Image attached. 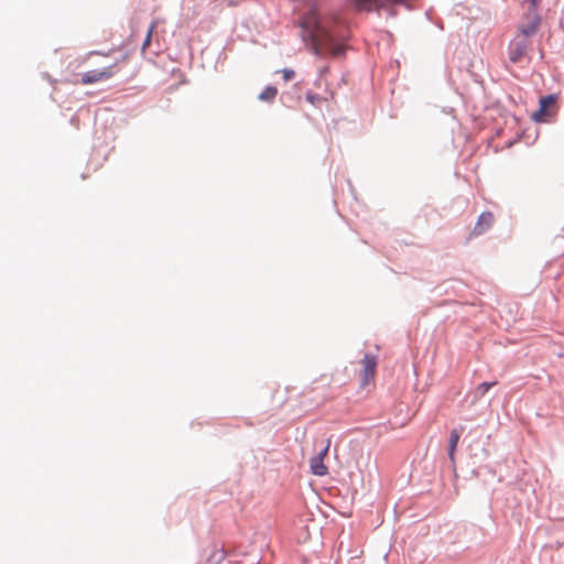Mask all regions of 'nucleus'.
I'll list each match as a JSON object with an SVG mask.
<instances>
[{
	"label": "nucleus",
	"instance_id": "obj_1",
	"mask_svg": "<svg viewBox=\"0 0 564 564\" xmlns=\"http://www.w3.org/2000/svg\"><path fill=\"white\" fill-rule=\"evenodd\" d=\"M301 29L302 37L310 43V50L314 55L318 57L324 55L341 57L345 55V36H337L315 13L302 19Z\"/></svg>",
	"mask_w": 564,
	"mask_h": 564
},
{
	"label": "nucleus",
	"instance_id": "obj_2",
	"mask_svg": "<svg viewBox=\"0 0 564 564\" xmlns=\"http://www.w3.org/2000/svg\"><path fill=\"white\" fill-rule=\"evenodd\" d=\"M359 10L370 11L372 6L378 9H384L391 15H395V12L391 9L393 4H405L406 0H354Z\"/></svg>",
	"mask_w": 564,
	"mask_h": 564
},
{
	"label": "nucleus",
	"instance_id": "obj_3",
	"mask_svg": "<svg viewBox=\"0 0 564 564\" xmlns=\"http://www.w3.org/2000/svg\"><path fill=\"white\" fill-rule=\"evenodd\" d=\"M556 101L554 94L542 96L539 100V109L532 113L531 118L535 122H543L545 117L551 115L550 107Z\"/></svg>",
	"mask_w": 564,
	"mask_h": 564
},
{
	"label": "nucleus",
	"instance_id": "obj_4",
	"mask_svg": "<svg viewBox=\"0 0 564 564\" xmlns=\"http://www.w3.org/2000/svg\"><path fill=\"white\" fill-rule=\"evenodd\" d=\"M528 50V41L522 39H516L511 41L508 47V55L511 63H519L524 56Z\"/></svg>",
	"mask_w": 564,
	"mask_h": 564
},
{
	"label": "nucleus",
	"instance_id": "obj_5",
	"mask_svg": "<svg viewBox=\"0 0 564 564\" xmlns=\"http://www.w3.org/2000/svg\"><path fill=\"white\" fill-rule=\"evenodd\" d=\"M112 76L111 67H106L102 69H91L82 75L83 84H94L102 79H108Z\"/></svg>",
	"mask_w": 564,
	"mask_h": 564
},
{
	"label": "nucleus",
	"instance_id": "obj_6",
	"mask_svg": "<svg viewBox=\"0 0 564 564\" xmlns=\"http://www.w3.org/2000/svg\"><path fill=\"white\" fill-rule=\"evenodd\" d=\"M463 430H464V427L460 426L459 430L453 429L449 433L447 456H448V459H449L453 468H455V465H456L455 453H456L457 444L459 442L460 434H462Z\"/></svg>",
	"mask_w": 564,
	"mask_h": 564
},
{
	"label": "nucleus",
	"instance_id": "obj_7",
	"mask_svg": "<svg viewBox=\"0 0 564 564\" xmlns=\"http://www.w3.org/2000/svg\"><path fill=\"white\" fill-rule=\"evenodd\" d=\"M494 223V215L490 212H484L479 215L478 220L474 227V234L481 235L487 231Z\"/></svg>",
	"mask_w": 564,
	"mask_h": 564
},
{
	"label": "nucleus",
	"instance_id": "obj_8",
	"mask_svg": "<svg viewBox=\"0 0 564 564\" xmlns=\"http://www.w3.org/2000/svg\"><path fill=\"white\" fill-rule=\"evenodd\" d=\"M540 23L541 17L539 14H534L528 23L520 25L519 30L525 39V36H531L538 31Z\"/></svg>",
	"mask_w": 564,
	"mask_h": 564
},
{
	"label": "nucleus",
	"instance_id": "obj_9",
	"mask_svg": "<svg viewBox=\"0 0 564 564\" xmlns=\"http://www.w3.org/2000/svg\"><path fill=\"white\" fill-rule=\"evenodd\" d=\"M362 365H364V382L366 383L367 378L373 377L376 367H377V360L376 357L369 354H366L362 358Z\"/></svg>",
	"mask_w": 564,
	"mask_h": 564
},
{
	"label": "nucleus",
	"instance_id": "obj_10",
	"mask_svg": "<svg viewBox=\"0 0 564 564\" xmlns=\"http://www.w3.org/2000/svg\"><path fill=\"white\" fill-rule=\"evenodd\" d=\"M311 471L316 476H324L327 474V467L321 456H313L310 459Z\"/></svg>",
	"mask_w": 564,
	"mask_h": 564
},
{
	"label": "nucleus",
	"instance_id": "obj_11",
	"mask_svg": "<svg viewBox=\"0 0 564 564\" xmlns=\"http://www.w3.org/2000/svg\"><path fill=\"white\" fill-rule=\"evenodd\" d=\"M278 95V89L274 86H267L258 96L259 100L271 102Z\"/></svg>",
	"mask_w": 564,
	"mask_h": 564
},
{
	"label": "nucleus",
	"instance_id": "obj_12",
	"mask_svg": "<svg viewBox=\"0 0 564 564\" xmlns=\"http://www.w3.org/2000/svg\"><path fill=\"white\" fill-rule=\"evenodd\" d=\"M226 557L224 549H215L207 558V564H221Z\"/></svg>",
	"mask_w": 564,
	"mask_h": 564
},
{
	"label": "nucleus",
	"instance_id": "obj_13",
	"mask_svg": "<svg viewBox=\"0 0 564 564\" xmlns=\"http://www.w3.org/2000/svg\"><path fill=\"white\" fill-rule=\"evenodd\" d=\"M496 383H497V381H491V382L485 381V382H481L476 388L475 397L476 398H482L488 392V390L490 388H492Z\"/></svg>",
	"mask_w": 564,
	"mask_h": 564
},
{
	"label": "nucleus",
	"instance_id": "obj_14",
	"mask_svg": "<svg viewBox=\"0 0 564 564\" xmlns=\"http://www.w3.org/2000/svg\"><path fill=\"white\" fill-rule=\"evenodd\" d=\"M154 29H155V23L152 22L151 25L148 29L145 39H144V41L142 43V48H141L142 51H144L150 45V43L152 41V34H153Z\"/></svg>",
	"mask_w": 564,
	"mask_h": 564
},
{
	"label": "nucleus",
	"instance_id": "obj_15",
	"mask_svg": "<svg viewBox=\"0 0 564 564\" xmlns=\"http://www.w3.org/2000/svg\"><path fill=\"white\" fill-rule=\"evenodd\" d=\"M281 73H282L283 79L286 82L293 79L295 76V72L291 68H283L281 70Z\"/></svg>",
	"mask_w": 564,
	"mask_h": 564
},
{
	"label": "nucleus",
	"instance_id": "obj_16",
	"mask_svg": "<svg viewBox=\"0 0 564 564\" xmlns=\"http://www.w3.org/2000/svg\"><path fill=\"white\" fill-rule=\"evenodd\" d=\"M305 98L312 105H315L316 101H318L321 99L319 96L317 94L313 93V91H307L306 95H305Z\"/></svg>",
	"mask_w": 564,
	"mask_h": 564
},
{
	"label": "nucleus",
	"instance_id": "obj_17",
	"mask_svg": "<svg viewBox=\"0 0 564 564\" xmlns=\"http://www.w3.org/2000/svg\"><path fill=\"white\" fill-rule=\"evenodd\" d=\"M329 445L327 444L316 456H321L322 459L327 455Z\"/></svg>",
	"mask_w": 564,
	"mask_h": 564
},
{
	"label": "nucleus",
	"instance_id": "obj_18",
	"mask_svg": "<svg viewBox=\"0 0 564 564\" xmlns=\"http://www.w3.org/2000/svg\"><path fill=\"white\" fill-rule=\"evenodd\" d=\"M530 1V6L531 8L533 9H536L538 6L540 4L541 0H529Z\"/></svg>",
	"mask_w": 564,
	"mask_h": 564
},
{
	"label": "nucleus",
	"instance_id": "obj_19",
	"mask_svg": "<svg viewBox=\"0 0 564 564\" xmlns=\"http://www.w3.org/2000/svg\"><path fill=\"white\" fill-rule=\"evenodd\" d=\"M326 72H328V67H327V66H325V67H323V68L321 69V74H325Z\"/></svg>",
	"mask_w": 564,
	"mask_h": 564
}]
</instances>
